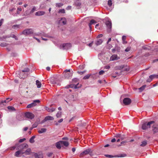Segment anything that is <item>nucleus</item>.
<instances>
[{"instance_id":"1","label":"nucleus","mask_w":158,"mask_h":158,"mask_svg":"<svg viewBox=\"0 0 158 158\" xmlns=\"http://www.w3.org/2000/svg\"><path fill=\"white\" fill-rule=\"evenodd\" d=\"M154 123V122L153 121H151L148 123L147 122L144 123L142 125V129L146 130L150 128L151 125L153 124Z\"/></svg>"},{"instance_id":"2","label":"nucleus","mask_w":158,"mask_h":158,"mask_svg":"<svg viewBox=\"0 0 158 158\" xmlns=\"http://www.w3.org/2000/svg\"><path fill=\"white\" fill-rule=\"evenodd\" d=\"M72 72H70V69L65 70L63 73L65 78L67 79L71 78L73 75Z\"/></svg>"},{"instance_id":"3","label":"nucleus","mask_w":158,"mask_h":158,"mask_svg":"<svg viewBox=\"0 0 158 158\" xmlns=\"http://www.w3.org/2000/svg\"><path fill=\"white\" fill-rule=\"evenodd\" d=\"M33 33V30L32 28H27L23 30L22 34L25 35H29Z\"/></svg>"},{"instance_id":"4","label":"nucleus","mask_w":158,"mask_h":158,"mask_svg":"<svg viewBox=\"0 0 158 158\" xmlns=\"http://www.w3.org/2000/svg\"><path fill=\"white\" fill-rule=\"evenodd\" d=\"M71 47V44L69 43L64 44L60 46V48L63 49H68Z\"/></svg>"},{"instance_id":"5","label":"nucleus","mask_w":158,"mask_h":158,"mask_svg":"<svg viewBox=\"0 0 158 158\" xmlns=\"http://www.w3.org/2000/svg\"><path fill=\"white\" fill-rule=\"evenodd\" d=\"M40 102V101L39 100H35L33 101V103L28 105L27 106V108H30L35 106L37 105L36 103H39Z\"/></svg>"},{"instance_id":"6","label":"nucleus","mask_w":158,"mask_h":158,"mask_svg":"<svg viewBox=\"0 0 158 158\" xmlns=\"http://www.w3.org/2000/svg\"><path fill=\"white\" fill-rule=\"evenodd\" d=\"M25 116L26 118L31 119L33 118L34 117V114L30 112H27L25 113Z\"/></svg>"},{"instance_id":"7","label":"nucleus","mask_w":158,"mask_h":158,"mask_svg":"<svg viewBox=\"0 0 158 158\" xmlns=\"http://www.w3.org/2000/svg\"><path fill=\"white\" fill-rule=\"evenodd\" d=\"M12 99V98H7L6 100L4 101H2L0 102V106H2V105H6L7 103L9 101H11Z\"/></svg>"},{"instance_id":"8","label":"nucleus","mask_w":158,"mask_h":158,"mask_svg":"<svg viewBox=\"0 0 158 158\" xmlns=\"http://www.w3.org/2000/svg\"><path fill=\"white\" fill-rule=\"evenodd\" d=\"M90 149H88L82 152L80 155V156L81 157L84 155H87L91 152Z\"/></svg>"},{"instance_id":"9","label":"nucleus","mask_w":158,"mask_h":158,"mask_svg":"<svg viewBox=\"0 0 158 158\" xmlns=\"http://www.w3.org/2000/svg\"><path fill=\"white\" fill-rule=\"evenodd\" d=\"M10 37H11L13 38H14L16 40H17L18 39V37L16 36L15 35L13 34L11 35L10 36L8 35L3 36L2 37L0 38V40H4V39H6L7 38H9Z\"/></svg>"},{"instance_id":"10","label":"nucleus","mask_w":158,"mask_h":158,"mask_svg":"<svg viewBox=\"0 0 158 158\" xmlns=\"http://www.w3.org/2000/svg\"><path fill=\"white\" fill-rule=\"evenodd\" d=\"M105 24L108 28V30L110 31L112 27L111 21L110 20H108L105 22Z\"/></svg>"},{"instance_id":"11","label":"nucleus","mask_w":158,"mask_h":158,"mask_svg":"<svg viewBox=\"0 0 158 158\" xmlns=\"http://www.w3.org/2000/svg\"><path fill=\"white\" fill-rule=\"evenodd\" d=\"M35 35L39 36H44L45 37L50 38L51 36H49L48 34L44 33V32H42L40 33L35 34Z\"/></svg>"},{"instance_id":"12","label":"nucleus","mask_w":158,"mask_h":158,"mask_svg":"<svg viewBox=\"0 0 158 158\" xmlns=\"http://www.w3.org/2000/svg\"><path fill=\"white\" fill-rule=\"evenodd\" d=\"M131 102V100L129 98H125L123 100V103L125 105H129Z\"/></svg>"},{"instance_id":"13","label":"nucleus","mask_w":158,"mask_h":158,"mask_svg":"<svg viewBox=\"0 0 158 158\" xmlns=\"http://www.w3.org/2000/svg\"><path fill=\"white\" fill-rule=\"evenodd\" d=\"M29 71V69L27 68H26L24 69V70L20 72L19 74V77L20 78H24L25 77H23V76L22 75L24 72H28Z\"/></svg>"},{"instance_id":"14","label":"nucleus","mask_w":158,"mask_h":158,"mask_svg":"<svg viewBox=\"0 0 158 158\" xmlns=\"http://www.w3.org/2000/svg\"><path fill=\"white\" fill-rule=\"evenodd\" d=\"M152 130L154 133L158 132V124H154L152 127Z\"/></svg>"},{"instance_id":"15","label":"nucleus","mask_w":158,"mask_h":158,"mask_svg":"<svg viewBox=\"0 0 158 158\" xmlns=\"http://www.w3.org/2000/svg\"><path fill=\"white\" fill-rule=\"evenodd\" d=\"M119 59V58L118 56L117 55L114 54L110 57V61H114L117 60Z\"/></svg>"},{"instance_id":"16","label":"nucleus","mask_w":158,"mask_h":158,"mask_svg":"<svg viewBox=\"0 0 158 158\" xmlns=\"http://www.w3.org/2000/svg\"><path fill=\"white\" fill-rule=\"evenodd\" d=\"M115 137L117 138H118V139H120L121 140H123L125 138L124 135H122L120 134H116L115 135Z\"/></svg>"},{"instance_id":"17","label":"nucleus","mask_w":158,"mask_h":158,"mask_svg":"<svg viewBox=\"0 0 158 158\" xmlns=\"http://www.w3.org/2000/svg\"><path fill=\"white\" fill-rule=\"evenodd\" d=\"M54 118L51 116H48L45 117L44 119L43 120V122H44L48 120H53Z\"/></svg>"},{"instance_id":"18","label":"nucleus","mask_w":158,"mask_h":158,"mask_svg":"<svg viewBox=\"0 0 158 158\" xmlns=\"http://www.w3.org/2000/svg\"><path fill=\"white\" fill-rule=\"evenodd\" d=\"M45 12L43 11H39L35 13V15L37 16H41L44 15Z\"/></svg>"},{"instance_id":"19","label":"nucleus","mask_w":158,"mask_h":158,"mask_svg":"<svg viewBox=\"0 0 158 158\" xmlns=\"http://www.w3.org/2000/svg\"><path fill=\"white\" fill-rule=\"evenodd\" d=\"M67 22L66 19L64 18H61L59 21V23L60 24L65 25L66 24Z\"/></svg>"},{"instance_id":"20","label":"nucleus","mask_w":158,"mask_h":158,"mask_svg":"<svg viewBox=\"0 0 158 158\" xmlns=\"http://www.w3.org/2000/svg\"><path fill=\"white\" fill-rule=\"evenodd\" d=\"M105 53L103 52H101V53H99L98 55L99 58L102 60L104 59L105 58Z\"/></svg>"},{"instance_id":"21","label":"nucleus","mask_w":158,"mask_h":158,"mask_svg":"<svg viewBox=\"0 0 158 158\" xmlns=\"http://www.w3.org/2000/svg\"><path fill=\"white\" fill-rule=\"evenodd\" d=\"M81 3L79 1H76L74 4L77 8L78 9H80L81 8Z\"/></svg>"},{"instance_id":"22","label":"nucleus","mask_w":158,"mask_h":158,"mask_svg":"<svg viewBox=\"0 0 158 158\" xmlns=\"http://www.w3.org/2000/svg\"><path fill=\"white\" fill-rule=\"evenodd\" d=\"M103 42V40L101 39H98L95 42V44L96 46H98L101 44Z\"/></svg>"},{"instance_id":"23","label":"nucleus","mask_w":158,"mask_h":158,"mask_svg":"<svg viewBox=\"0 0 158 158\" xmlns=\"http://www.w3.org/2000/svg\"><path fill=\"white\" fill-rule=\"evenodd\" d=\"M56 146L58 149H60L61 147H62L61 141H60L56 143Z\"/></svg>"},{"instance_id":"24","label":"nucleus","mask_w":158,"mask_h":158,"mask_svg":"<svg viewBox=\"0 0 158 158\" xmlns=\"http://www.w3.org/2000/svg\"><path fill=\"white\" fill-rule=\"evenodd\" d=\"M28 145L26 143H23L18 146L19 149H23L24 148H26L28 147Z\"/></svg>"},{"instance_id":"25","label":"nucleus","mask_w":158,"mask_h":158,"mask_svg":"<svg viewBox=\"0 0 158 158\" xmlns=\"http://www.w3.org/2000/svg\"><path fill=\"white\" fill-rule=\"evenodd\" d=\"M18 145H19V143H17V144H15L14 146L10 148H9L10 150H14L16 148L17 149H18V150L19 149V147L18 146Z\"/></svg>"},{"instance_id":"26","label":"nucleus","mask_w":158,"mask_h":158,"mask_svg":"<svg viewBox=\"0 0 158 158\" xmlns=\"http://www.w3.org/2000/svg\"><path fill=\"white\" fill-rule=\"evenodd\" d=\"M45 109L48 112H53L55 110V109L54 108H52V109H50L48 107H45Z\"/></svg>"},{"instance_id":"27","label":"nucleus","mask_w":158,"mask_h":158,"mask_svg":"<svg viewBox=\"0 0 158 158\" xmlns=\"http://www.w3.org/2000/svg\"><path fill=\"white\" fill-rule=\"evenodd\" d=\"M7 108L10 111H15L16 110L15 108L12 106H8Z\"/></svg>"},{"instance_id":"28","label":"nucleus","mask_w":158,"mask_h":158,"mask_svg":"<svg viewBox=\"0 0 158 158\" xmlns=\"http://www.w3.org/2000/svg\"><path fill=\"white\" fill-rule=\"evenodd\" d=\"M61 142L62 146L67 147L69 145V143L67 141H61Z\"/></svg>"},{"instance_id":"29","label":"nucleus","mask_w":158,"mask_h":158,"mask_svg":"<svg viewBox=\"0 0 158 158\" xmlns=\"http://www.w3.org/2000/svg\"><path fill=\"white\" fill-rule=\"evenodd\" d=\"M46 129L45 128H42L40 130H39L38 132L40 134H41L45 132L46 131Z\"/></svg>"},{"instance_id":"30","label":"nucleus","mask_w":158,"mask_h":158,"mask_svg":"<svg viewBox=\"0 0 158 158\" xmlns=\"http://www.w3.org/2000/svg\"><path fill=\"white\" fill-rule=\"evenodd\" d=\"M149 78L151 79L152 80L154 78H158V75H152L149 76Z\"/></svg>"},{"instance_id":"31","label":"nucleus","mask_w":158,"mask_h":158,"mask_svg":"<svg viewBox=\"0 0 158 158\" xmlns=\"http://www.w3.org/2000/svg\"><path fill=\"white\" fill-rule=\"evenodd\" d=\"M21 153L23 154V153H22L21 151H17L15 152V156L16 157H19V155Z\"/></svg>"},{"instance_id":"32","label":"nucleus","mask_w":158,"mask_h":158,"mask_svg":"<svg viewBox=\"0 0 158 158\" xmlns=\"http://www.w3.org/2000/svg\"><path fill=\"white\" fill-rule=\"evenodd\" d=\"M36 84L38 88H40L41 87V83L38 80H37L36 81Z\"/></svg>"},{"instance_id":"33","label":"nucleus","mask_w":158,"mask_h":158,"mask_svg":"<svg viewBox=\"0 0 158 158\" xmlns=\"http://www.w3.org/2000/svg\"><path fill=\"white\" fill-rule=\"evenodd\" d=\"M26 155H29L31 153V149L30 148L27 149L24 152Z\"/></svg>"},{"instance_id":"34","label":"nucleus","mask_w":158,"mask_h":158,"mask_svg":"<svg viewBox=\"0 0 158 158\" xmlns=\"http://www.w3.org/2000/svg\"><path fill=\"white\" fill-rule=\"evenodd\" d=\"M98 83L100 84H102L103 85H105L107 83V82H106L105 80H99L98 81Z\"/></svg>"},{"instance_id":"35","label":"nucleus","mask_w":158,"mask_h":158,"mask_svg":"<svg viewBox=\"0 0 158 158\" xmlns=\"http://www.w3.org/2000/svg\"><path fill=\"white\" fill-rule=\"evenodd\" d=\"M35 138V136H32L30 139L29 142L31 143H33L35 142L34 139Z\"/></svg>"},{"instance_id":"36","label":"nucleus","mask_w":158,"mask_h":158,"mask_svg":"<svg viewBox=\"0 0 158 158\" xmlns=\"http://www.w3.org/2000/svg\"><path fill=\"white\" fill-rule=\"evenodd\" d=\"M147 144V141L144 140L142 142V143L140 146L142 147H144L146 146Z\"/></svg>"},{"instance_id":"37","label":"nucleus","mask_w":158,"mask_h":158,"mask_svg":"<svg viewBox=\"0 0 158 158\" xmlns=\"http://www.w3.org/2000/svg\"><path fill=\"white\" fill-rule=\"evenodd\" d=\"M146 85H144L142 86L141 87H140V88H139V89L140 91L142 92L143 90L146 87Z\"/></svg>"},{"instance_id":"38","label":"nucleus","mask_w":158,"mask_h":158,"mask_svg":"<svg viewBox=\"0 0 158 158\" xmlns=\"http://www.w3.org/2000/svg\"><path fill=\"white\" fill-rule=\"evenodd\" d=\"M91 75V74H88L87 75L83 77V79L84 80L87 79L89 78V77H90V76Z\"/></svg>"},{"instance_id":"39","label":"nucleus","mask_w":158,"mask_h":158,"mask_svg":"<svg viewBox=\"0 0 158 158\" xmlns=\"http://www.w3.org/2000/svg\"><path fill=\"white\" fill-rule=\"evenodd\" d=\"M126 36H125L123 35L122 36V40H123V43L124 44H126L127 43V41H126Z\"/></svg>"},{"instance_id":"40","label":"nucleus","mask_w":158,"mask_h":158,"mask_svg":"<svg viewBox=\"0 0 158 158\" xmlns=\"http://www.w3.org/2000/svg\"><path fill=\"white\" fill-rule=\"evenodd\" d=\"M61 115V112L59 111L58 112L57 114H56V116L57 118H60V117Z\"/></svg>"},{"instance_id":"41","label":"nucleus","mask_w":158,"mask_h":158,"mask_svg":"<svg viewBox=\"0 0 158 158\" xmlns=\"http://www.w3.org/2000/svg\"><path fill=\"white\" fill-rule=\"evenodd\" d=\"M36 8L35 6H33L32 9L30 11V13L31 14V13H33L36 10Z\"/></svg>"},{"instance_id":"42","label":"nucleus","mask_w":158,"mask_h":158,"mask_svg":"<svg viewBox=\"0 0 158 158\" xmlns=\"http://www.w3.org/2000/svg\"><path fill=\"white\" fill-rule=\"evenodd\" d=\"M8 44L6 43H2L0 44V46L2 47H5L7 46Z\"/></svg>"},{"instance_id":"43","label":"nucleus","mask_w":158,"mask_h":158,"mask_svg":"<svg viewBox=\"0 0 158 158\" xmlns=\"http://www.w3.org/2000/svg\"><path fill=\"white\" fill-rule=\"evenodd\" d=\"M63 4L62 3H57L56 4V7H60L63 6Z\"/></svg>"},{"instance_id":"44","label":"nucleus","mask_w":158,"mask_h":158,"mask_svg":"<svg viewBox=\"0 0 158 158\" xmlns=\"http://www.w3.org/2000/svg\"><path fill=\"white\" fill-rule=\"evenodd\" d=\"M20 27V25H14L12 26V28L13 29H16L17 28H19Z\"/></svg>"},{"instance_id":"45","label":"nucleus","mask_w":158,"mask_h":158,"mask_svg":"<svg viewBox=\"0 0 158 158\" xmlns=\"http://www.w3.org/2000/svg\"><path fill=\"white\" fill-rule=\"evenodd\" d=\"M58 13H65V10L64 9H61L58 12Z\"/></svg>"},{"instance_id":"46","label":"nucleus","mask_w":158,"mask_h":158,"mask_svg":"<svg viewBox=\"0 0 158 158\" xmlns=\"http://www.w3.org/2000/svg\"><path fill=\"white\" fill-rule=\"evenodd\" d=\"M124 67L123 65H122L120 66H117L116 67V69H118L121 70Z\"/></svg>"},{"instance_id":"47","label":"nucleus","mask_w":158,"mask_h":158,"mask_svg":"<svg viewBox=\"0 0 158 158\" xmlns=\"http://www.w3.org/2000/svg\"><path fill=\"white\" fill-rule=\"evenodd\" d=\"M81 86V85L79 84V83H78L77 85H75L74 88L75 89L78 88Z\"/></svg>"},{"instance_id":"48","label":"nucleus","mask_w":158,"mask_h":158,"mask_svg":"<svg viewBox=\"0 0 158 158\" xmlns=\"http://www.w3.org/2000/svg\"><path fill=\"white\" fill-rule=\"evenodd\" d=\"M126 156V155L125 154H120L118 156H117L118 157H124Z\"/></svg>"},{"instance_id":"49","label":"nucleus","mask_w":158,"mask_h":158,"mask_svg":"<svg viewBox=\"0 0 158 158\" xmlns=\"http://www.w3.org/2000/svg\"><path fill=\"white\" fill-rule=\"evenodd\" d=\"M96 23L97 22L94 19H92L91 20L90 22V23H91V24H94Z\"/></svg>"},{"instance_id":"50","label":"nucleus","mask_w":158,"mask_h":158,"mask_svg":"<svg viewBox=\"0 0 158 158\" xmlns=\"http://www.w3.org/2000/svg\"><path fill=\"white\" fill-rule=\"evenodd\" d=\"M21 117V116L20 115H19L17 117V118L19 120H23V119Z\"/></svg>"},{"instance_id":"51","label":"nucleus","mask_w":158,"mask_h":158,"mask_svg":"<svg viewBox=\"0 0 158 158\" xmlns=\"http://www.w3.org/2000/svg\"><path fill=\"white\" fill-rule=\"evenodd\" d=\"M108 5L109 6H111L112 5V2L111 0H109L108 1Z\"/></svg>"},{"instance_id":"52","label":"nucleus","mask_w":158,"mask_h":158,"mask_svg":"<svg viewBox=\"0 0 158 158\" xmlns=\"http://www.w3.org/2000/svg\"><path fill=\"white\" fill-rule=\"evenodd\" d=\"M38 126V123H35L34 124L32 125L33 128H34Z\"/></svg>"},{"instance_id":"53","label":"nucleus","mask_w":158,"mask_h":158,"mask_svg":"<svg viewBox=\"0 0 158 158\" xmlns=\"http://www.w3.org/2000/svg\"><path fill=\"white\" fill-rule=\"evenodd\" d=\"M105 73V71L103 70H101L99 72V74L100 75H102L104 74Z\"/></svg>"},{"instance_id":"54","label":"nucleus","mask_w":158,"mask_h":158,"mask_svg":"<svg viewBox=\"0 0 158 158\" xmlns=\"http://www.w3.org/2000/svg\"><path fill=\"white\" fill-rule=\"evenodd\" d=\"M130 49H131V47H128L125 49V51L126 52H128L130 50Z\"/></svg>"},{"instance_id":"55","label":"nucleus","mask_w":158,"mask_h":158,"mask_svg":"<svg viewBox=\"0 0 158 158\" xmlns=\"http://www.w3.org/2000/svg\"><path fill=\"white\" fill-rule=\"evenodd\" d=\"M25 140H26L25 138H23V139H19V143H22Z\"/></svg>"},{"instance_id":"56","label":"nucleus","mask_w":158,"mask_h":158,"mask_svg":"<svg viewBox=\"0 0 158 158\" xmlns=\"http://www.w3.org/2000/svg\"><path fill=\"white\" fill-rule=\"evenodd\" d=\"M85 72H86V71H85L83 72L78 71V72H77V73L79 74L82 75V74H83V73H85Z\"/></svg>"},{"instance_id":"57","label":"nucleus","mask_w":158,"mask_h":158,"mask_svg":"<svg viewBox=\"0 0 158 158\" xmlns=\"http://www.w3.org/2000/svg\"><path fill=\"white\" fill-rule=\"evenodd\" d=\"M79 68L80 69H83L85 68V66L84 65H80L79 66Z\"/></svg>"},{"instance_id":"58","label":"nucleus","mask_w":158,"mask_h":158,"mask_svg":"<svg viewBox=\"0 0 158 158\" xmlns=\"http://www.w3.org/2000/svg\"><path fill=\"white\" fill-rule=\"evenodd\" d=\"M103 36V35L102 34H99L97 36V38H101Z\"/></svg>"},{"instance_id":"59","label":"nucleus","mask_w":158,"mask_h":158,"mask_svg":"<svg viewBox=\"0 0 158 158\" xmlns=\"http://www.w3.org/2000/svg\"><path fill=\"white\" fill-rule=\"evenodd\" d=\"M3 22V19H1L0 20V27L2 25Z\"/></svg>"},{"instance_id":"60","label":"nucleus","mask_w":158,"mask_h":158,"mask_svg":"<svg viewBox=\"0 0 158 158\" xmlns=\"http://www.w3.org/2000/svg\"><path fill=\"white\" fill-rule=\"evenodd\" d=\"M71 6H68V7L66 8V9L67 10H70L71 9Z\"/></svg>"},{"instance_id":"61","label":"nucleus","mask_w":158,"mask_h":158,"mask_svg":"<svg viewBox=\"0 0 158 158\" xmlns=\"http://www.w3.org/2000/svg\"><path fill=\"white\" fill-rule=\"evenodd\" d=\"M110 66L107 65L105 66L104 68L106 69H109L110 68Z\"/></svg>"},{"instance_id":"62","label":"nucleus","mask_w":158,"mask_h":158,"mask_svg":"<svg viewBox=\"0 0 158 158\" xmlns=\"http://www.w3.org/2000/svg\"><path fill=\"white\" fill-rule=\"evenodd\" d=\"M78 80L77 78H75L73 80V82H77V81H78Z\"/></svg>"},{"instance_id":"63","label":"nucleus","mask_w":158,"mask_h":158,"mask_svg":"<svg viewBox=\"0 0 158 158\" xmlns=\"http://www.w3.org/2000/svg\"><path fill=\"white\" fill-rule=\"evenodd\" d=\"M92 25V24H91L90 23L89 24V29H90V31H91V29H92L91 25Z\"/></svg>"},{"instance_id":"64","label":"nucleus","mask_w":158,"mask_h":158,"mask_svg":"<svg viewBox=\"0 0 158 158\" xmlns=\"http://www.w3.org/2000/svg\"><path fill=\"white\" fill-rule=\"evenodd\" d=\"M33 38L34 39H35L38 42H39V43H40V40H39V39L37 38H36V37H34Z\"/></svg>"}]
</instances>
